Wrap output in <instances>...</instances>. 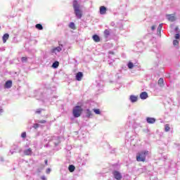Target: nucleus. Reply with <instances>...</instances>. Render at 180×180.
Masks as SVG:
<instances>
[{
    "mask_svg": "<svg viewBox=\"0 0 180 180\" xmlns=\"http://www.w3.org/2000/svg\"><path fill=\"white\" fill-rule=\"evenodd\" d=\"M73 8L77 18L81 19V18H82V11L79 9V4H78L77 0L73 1Z\"/></svg>",
    "mask_w": 180,
    "mask_h": 180,
    "instance_id": "nucleus-1",
    "label": "nucleus"
},
{
    "mask_svg": "<svg viewBox=\"0 0 180 180\" xmlns=\"http://www.w3.org/2000/svg\"><path fill=\"white\" fill-rule=\"evenodd\" d=\"M148 155V150H143L136 155V161L138 162H145L146 157Z\"/></svg>",
    "mask_w": 180,
    "mask_h": 180,
    "instance_id": "nucleus-2",
    "label": "nucleus"
},
{
    "mask_svg": "<svg viewBox=\"0 0 180 180\" xmlns=\"http://www.w3.org/2000/svg\"><path fill=\"white\" fill-rule=\"evenodd\" d=\"M83 109L82 107L79 106V105H77L73 108L72 110V114L74 117H79V116H81V115H82V112H83Z\"/></svg>",
    "mask_w": 180,
    "mask_h": 180,
    "instance_id": "nucleus-3",
    "label": "nucleus"
},
{
    "mask_svg": "<svg viewBox=\"0 0 180 180\" xmlns=\"http://www.w3.org/2000/svg\"><path fill=\"white\" fill-rule=\"evenodd\" d=\"M112 175L114 176V178H115L117 180H122V178H123L122 174L117 171H114L112 172Z\"/></svg>",
    "mask_w": 180,
    "mask_h": 180,
    "instance_id": "nucleus-4",
    "label": "nucleus"
},
{
    "mask_svg": "<svg viewBox=\"0 0 180 180\" xmlns=\"http://www.w3.org/2000/svg\"><path fill=\"white\" fill-rule=\"evenodd\" d=\"M84 77V74L82 72H79L76 74L75 78L77 81H82V78Z\"/></svg>",
    "mask_w": 180,
    "mask_h": 180,
    "instance_id": "nucleus-5",
    "label": "nucleus"
},
{
    "mask_svg": "<svg viewBox=\"0 0 180 180\" xmlns=\"http://www.w3.org/2000/svg\"><path fill=\"white\" fill-rule=\"evenodd\" d=\"M147 123H149V124H154L155 123V118L154 117H147L146 118Z\"/></svg>",
    "mask_w": 180,
    "mask_h": 180,
    "instance_id": "nucleus-6",
    "label": "nucleus"
},
{
    "mask_svg": "<svg viewBox=\"0 0 180 180\" xmlns=\"http://www.w3.org/2000/svg\"><path fill=\"white\" fill-rule=\"evenodd\" d=\"M106 11H108V9L104 6H101L100 7V14L101 15H105Z\"/></svg>",
    "mask_w": 180,
    "mask_h": 180,
    "instance_id": "nucleus-7",
    "label": "nucleus"
},
{
    "mask_svg": "<svg viewBox=\"0 0 180 180\" xmlns=\"http://www.w3.org/2000/svg\"><path fill=\"white\" fill-rule=\"evenodd\" d=\"M63 49L61 48V46H57L51 50V53H60V51H61Z\"/></svg>",
    "mask_w": 180,
    "mask_h": 180,
    "instance_id": "nucleus-8",
    "label": "nucleus"
},
{
    "mask_svg": "<svg viewBox=\"0 0 180 180\" xmlns=\"http://www.w3.org/2000/svg\"><path fill=\"white\" fill-rule=\"evenodd\" d=\"M140 98L141 99H147L148 98V94H147L146 91H143L141 93Z\"/></svg>",
    "mask_w": 180,
    "mask_h": 180,
    "instance_id": "nucleus-9",
    "label": "nucleus"
},
{
    "mask_svg": "<svg viewBox=\"0 0 180 180\" xmlns=\"http://www.w3.org/2000/svg\"><path fill=\"white\" fill-rule=\"evenodd\" d=\"M167 20L169 22H175V20H176L175 16L172 15H167Z\"/></svg>",
    "mask_w": 180,
    "mask_h": 180,
    "instance_id": "nucleus-10",
    "label": "nucleus"
},
{
    "mask_svg": "<svg viewBox=\"0 0 180 180\" xmlns=\"http://www.w3.org/2000/svg\"><path fill=\"white\" fill-rule=\"evenodd\" d=\"M93 40L96 43H99V41H101V38H99V36H98L97 34H94L93 35Z\"/></svg>",
    "mask_w": 180,
    "mask_h": 180,
    "instance_id": "nucleus-11",
    "label": "nucleus"
},
{
    "mask_svg": "<svg viewBox=\"0 0 180 180\" xmlns=\"http://www.w3.org/2000/svg\"><path fill=\"white\" fill-rule=\"evenodd\" d=\"M8 39H9V34L8 33L4 34L2 37L3 43H6V41L8 40Z\"/></svg>",
    "mask_w": 180,
    "mask_h": 180,
    "instance_id": "nucleus-12",
    "label": "nucleus"
},
{
    "mask_svg": "<svg viewBox=\"0 0 180 180\" xmlns=\"http://www.w3.org/2000/svg\"><path fill=\"white\" fill-rule=\"evenodd\" d=\"M25 155H32V148H28L24 151Z\"/></svg>",
    "mask_w": 180,
    "mask_h": 180,
    "instance_id": "nucleus-13",
    "label": "nucleus"
},
{
    "mask_svg": "<svg viewBox=\"0 0 180 180\" xmlns=\"http://www.w3.org/2000/svg\"><path fill=\"white\" fill-rule=\"evenodd\" d=\"M5 86L6 88H11L12 86V81L11 80L7 81L5 84Z\"/></svg>",
    "mask_w": 180,
    "mask_h": 180,
    "instance_id": "nucleus-14",
    "label": "nucleus"
},
{
    "mask_svg": "<svg viewBox=\"0 0 180 180\" xmlns=\"http://www.w3.org/2000/svg\"><path fill=\"white\" fill-rule=\"evenodd\" d=\"M137 99H138V98H137V96H130V101H131V102H132L133 103H134V102H137Z\"/></svg>",
    "mask_w": 180,
    "mask_h": 180,
    "instance_id": "nucleus-15",
    "label": "nucleus"
},
{
    "mask_svg": "<svg viewBox=\"0 0 180 180\" xmlns=\"http://www.w3.org/2000/svg\"><path fill=\"white\" fill-rule=\"evenodd\" d=\"M68 169H69L70 172H74V171H75V166L70 165L68 167Z\"/></svg>",
    "mask_w": 180,
    "mask_h": 180,
    "instance_id": "nucleus-16",
    "label": "nucleus"
},
{
    "mask_svg": "<svg viewBox=\"0 0 180 180\" xmlns=\"http://www.w3.org/2000/svg\"><path fill=\"white\" fill-rule=\"evenodd\" d=\"M69 27L70 29H72V30H75V29H77V27H75V24L74 22H70L69 24Z\"/></svg>",
    "mask_w": 180,
    "mask_h": 180,
    "instance_id": "nucleus-17",
    "label": "nucleus"
},
{
    "mask_svg": "<svg viewBox=\"0 0 180 180\" xmlns=\"http://www.w3.org/2000/svg\"><path fill=\"white\" fill-rule=\"evenodd\" d=\"M58 65H60V63L58 61H56L53 63V68H58Z\"/></svg>",
    "mask_w": 180,
    "mask_h": 180,
    "instance_id": "nucleus-18",
    "label": "nucleus"
},
{
    "mask_svg": "<svg viewBox=\"0 0 180 180\" xmlns=\"http://www.w3.org/2000/svg\"><path fill=\"white\" fill-rule=\"evenodd\" d=\"M86 116L87 117H91V116H92V111L91 110H86Z\"/></svg>",
    "mask_w": 180,
    "mask_h": 180,
    "instance_id": "nucleus-19",
    "label": "nucleus"
},
{
    "mask_svg": "<svg viewBox=\"0 0 180 180\" xmlns=\"http://www.w3.org/2000/svg\"><path fill=\"white\" fill-rule=\"evenodd\" d=\"M171 130V127H169V124H167L165 125V131L168 132Z\"/></svg>",
    "mask_w": 180,
    "mask_h": 180,
    "instance_id": "nucleus-20",
    "label": "nucleus"
},
{
    "mask_svg": "<svg viewBox=\"0 0 180 180\" xmlns=\"http://www.w3.org/2000/svg\"><path fill=\"white\" fill-rule=\"evenodd\" d=\"M36 29H38V30H43V25L41 24H37L35 25Z\"/></svg>",
    "mask_w": 180,
    "mask_h": 180,
    "instance_id": "nucleus-21",
    "label": "nucleus"
},
{
    "mask_svg": "<svg viewBox=\"0 0 180 180\" xmlns=\"http://www.w3.org/2000/svg\"><path fill=\"white\" fill-rule=\"evenodd\" d=\"M109 34H110V31H109L108 30H105L104 31L105 37H108L109 36Z\"/></svg>",
    "mask_w": 180,
    "mask_h": 180,
    "instance_id": "nucleus-22",
    "label": "nucleus"
},
{
    "mask_svg": "<svg viewBox=\"0 0 180 180\" xmlns=\"http://www.w3.org/2000/svg\"><path fill=\"white\" fill-rule=\"evenodd\" d=\"M93 111L94 112V113H96V115H99L101 113V110L98 109H93Z\"/></svg>",
    "mask_w": 180,
    "mask_h": 180,
    "instance_id": "nucleus-23",
    "label": "nucleus"
},
{
    "mask_svg": "<svg viewBox=\"0 0 180 180\" xmlns=\"http://www.w3.org/2000/svg\"><path fill=\"white\" fill-rule=\"evenodd\" d=\"M158 82L159 85H162L164 84V79L160 78Z\"/></svg>",
    "mask_w": 180,
    "mask_h": 180,
    "instance_id": "nucleus-24",
    "label": "nucleus"
},
{
    "mask_svg": "<svg viewBox=\"0 0 180 180\" xmlns=\"http://www.w3.org/2000/svg\"><path fill=\"white\" fill-rule=\"evenodd\" d=\"M21 61L22 63H27V57H22Z\"/></svg>",
    "mask_w": 180,
    "mask_h": 180,
    "instance_id": "nucleus-25",
    "label": "nucleus"
},
{
    "mask_svg": "<svg viewBox=\"0 0 180 180\" xmlns=\"http://www.w3.org/2000/svg\"><path fill=\"white\" fill-rule=\"evenodd\" d=\"M133 67H134V65H133V63L129 62L128 63V68H129L130 70H131V68H133Z\"/></svg>",
    "mask_w": 180,
    "mask_h": 180,
    "instance_id": "nucleus-26",
    "label": "nucleus"
},
{
    "mask_svg": "<svg viewBox=\"0 0 180 180\" xmlns=\"http://www.w3.org/2000/svg\"><path fill=\"white\" fill-rule=\"evenodd\" d=\"M162 29V24H160L158 27V32H159L160 33Z\"/></svg>",
    "mask_w": 180,
    "mask_h": 180,
    "instance_id": "nucleus-27",
    "label": "nucleus"
},
{
    "mask_svg": "<svg viewBox=\"0 0 180 180\" xmlns=\"http://www.w3.org/2000/svg\"><path fill=\"white\" fill-rule=\"evenodd\" d=\"M43 109L41 108H39L36 110L35 113H37V115H40V113H41Z\"/></svg>",
    "mask_w": 180,
    "mask_h": 180,
    "instance_id": "nucleus-28",
    "label": "nucleus"
},
{
    "mask_svg": "<svg viewBox=\"0 0 180 180\" xmlns=\"http://www.w3.org/2000/svg\"><path fill=\"white\" fill-rule=\"evenodd\" d=\"M173 44H174V46H178V44H179V41H178V40L175 39L173 41Z\"/></svg>",
    "mask_w": 180,
    "mask_h": 180,
    "instance_id": "nucleus-29",
    "label": "nucleus"
},
{
    "mask_svg": "<svg viewBox=\"0 0 180 180\" xmlns=\"http://www.w3.org/2000/svg\"><path fill=\"white\" fill-rule=\"evenodd\" d=\"M40 127V125L39 124H34L33 126L34 129H39V127Z\"/></svg>",
    "mask_w": 180,
    "mask_h": 180,
    "instance_id": "nucleus-30",
    "label": "nucleus"
},
{
    "mask_svg": "<svg viewBox=\"0 0 180 180\" xmlns=\"http://www.w3.org/2000/svg\"><path fill=\"white\" fill-rule=\"evenodd\" d=\"M21 137L22 139H26V132H22V134H21Z\"/></svg>",
    "mask_w": 180,
    "mask_h": 180,
    "instance_id": "nucleus-31",
    "label": "nucleus"
},
{
    "mask_svg": "<svg viewBox=\"0 0 180 180\" xmlns=\"http://www.w3.org/2000/svg\"><path fill=\"white\" fill-rule=\"evenodd\" d=\"M179 37H180L179 34H176V35H175V39H176V40H178V39H179Z\"/></svg>",
    "mask_w": 180,
    "mask_h": 180,
    "instance_id": "nucleus-32",
    "label": "nucleus"
},
{
    "mask_svg": "<svg viewBox=\"0 0 180 180\" xmlns=\"http://www.w3.org/2000/svg\"><path fill=\"white\" fill-rule=\"evenodd\" d=\"M38 122L41 124H44V123H46V121L44 120H39Z\"/></svg>",
    "mask_w": 180,
    "mask_h": 180,
    "instance_id": "nucleus-33",
    "label": "nucleus"
},
{
    "mask_svg": "<svg viewBox=\"0 0 180 180\" xmlns=\"http://www.w3.org/2000/svg\"><path fill=\"white\" fill-rule=\"evenodd\" d=\"M51 172V169L50 168L46 169V174H50Z\"/></svg>",
    "mask_w": 180,
    "mask_h": 180,
    "instance_id": "nucleus-34",
    "label": "nucleus"
},
{
    "mask_svg": "<svg viewBox=\"0 0 180 180\" xmlns=\"http://www.w3.org/2000/svg\"><path fill=\"white\" fill-rule=\"evenodd\" d=\"M44 162H45V165H49V160H45Z\"/></svg>",
    "mask_w": 180,
    "mask_h": 180,
    "instance_id": "nucleus-35",
    "label": "nucleus"
},
{
    "mask_svg": "<svg viewBox=\"0 0 180 180\" xmlns=\"http://www.w3.org/2000/svg\"><path fill=\"white\" fill-rule=\"evenodd\" d=\"M41 179H42V180H46V176H42L41 177Z\"/></svg>",
    "mask_w": 180,
    "mask_h": 180,
    "instance_id": "nucleus-36",
    "label": "nucleus"
},
{
    "mask_svg": "<svg viewBox=\"0 0 180 180\" xmlns=\"http://www.w3.org/2000/svg\"><path fill=\"white\" fill-rule=\"evenodd\" d=\"M151 29H152V30H155V25H153V26L151 27Z\"/></svg>",
    "mask_w": 180,
    "mask_h": 180,
    "instance_id": "nucleus-37",
    "label": "nucleus"
},
{
    "mask_svg": "<svg viewBox=\"0 0 180 180\" xmlns=\"http://www.w3.org/2000/svg\"><path fill=\"white\" fill-rule=\"evenodd\" d=\"M4 112V110L2 108H0V115Z\"/></svg>",
    "mask_w": 180,
    "mask_h": 180,
    "instance_id": "nucleus-38",
    "label": "nucleus"
}]
</instances>
